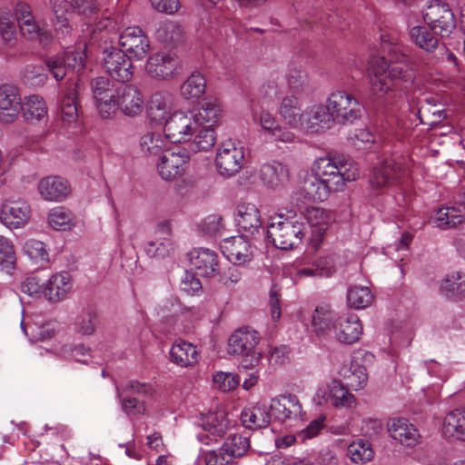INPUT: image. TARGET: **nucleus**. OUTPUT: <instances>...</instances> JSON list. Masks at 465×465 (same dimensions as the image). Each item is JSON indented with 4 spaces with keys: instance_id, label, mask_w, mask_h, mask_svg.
<instances>
[{
    "instance_id": "obj_1",
    "label": "nucleus",
    "mask_w": 465,
    "mask_h": 465,
    "mask_svg": "<svg viewBox=\"0 0 465 465\" xmlns=\"http://www.w3.org/2000/svg\"><path fill=\"white\" fill-rule=\"evenodd\" d=\"M356 163L346 156L317 158L302 183V193L312 202L325 201L331 192H341L346 183L357 180Z\"/></svg>"
},
{
    "instance_id": "obj_2",
    "label": "nucleus",
    "mask_w": 465,
    "mask_h": 465,
    "mask_svg": "<svg viewBox=\"0 0 465 465\" xmlns=\"http://www.w3.org/2000/svg\"><path fill=\"white\" fill-rule=\"evenodd\" d=\"M369 71L371 92L378 97L393 88L394 80L411 82L414 78V65L404 54L399 55L390 63L384 57H372Z\"/></svg>"
},
{
    "instance_id": "obj_3",
    "label": "nucleus",
    "mask_w": 465,
    "mask_h": 465,
    "mask_svg": "<svg viewBox=\"0 0 465 465\" xmlns=\"http://www.w3.org/2000/svg\"><path fill=\"white\" fill-rule=\"evenodd\" d=\"M305 235L302 214L293 209H286L270 217L267 236L276 248L290 250L298 246Z\"/></svg>"
},
{
    "instance_id": "obj_4",
    "label": "nucleus",
    "mask_w": 465,
    "mask_h": 465,
    "mask_svg": "<svg viewBox=\"0 0 465 465\" xmlns=\"http://www.w3.org/2000/svg\"><path fill=\"white\" fill-rule=\"evenodd\" d=\"M189 113L198 128V136L193 143V148L204 151L212 149L216 141L214 126L219 123L222 114L220 104L216 100L206 99L197 109Z\"/></svg>"
},
{
    "instance_id": "obj_5",
    "label": "nucleus",
    "mask_w": 465,
    "mask_h": 465,
    "mask_svg": "<svg viewBox=\"0 0 465 465\" xmlns=\"http://www.w3.org/2000/svg\"><path fill=\"white\" fill-rule=\"evenodd\" d=\"M260 341L259 333L250 328L235 331L228 340V352L242 356L241 365L244 369H252L260 363L261 352L256 351Z\"/></svg>"
},
{
    "instance_id": "obj_6",
    "label": "nucleus",
    "mask_w": 465,
    "mask_h": 465,
    "mask_svg": "<svg viewBox=\"0 0 465 465\" xmlns=\"http://www.w3.org/2000/svg\"><path fill=\"white\" fill-rule=\"evenodd\" d=\"M244 160L245 146L242 141L229 138L218 145L215 164L221 175L231 177L238 173L243 167Z\"/></svg>"
},
{
    "instance_id": "obj_7",
    "label": "nucleus",
    "mask_w": 465,
    "mask_h": 465,
    "mask_svg": "<svg viewBox=\"0 0 465 465\" xmlns=\"http://www.w3.org/2000/svg\"><path fill=\"white\" fill-rule=\"evenodd\" d=\"M234 424L235 421L225 410L218 407L214 411L201 415L199 426L203 432L197 434V440L204 445H211L223 437Z\"/></svg>"
},
{
    "instance_id": "obj_8",
    "label": "nucleus",
    "mask_w": 465,
    "mask_h": 465,
    "mask_svg": "<svg viewBox=\"0 0 465 465\" xmlns=\"http://www.w3.org/2000/svg\"><path fill=\"white\" fill-rule=\"evenodd\" d=\"M163 131L172 143H187L190 151L194 153L203 151L193 148V143L198 136V128L189 112L173 111V115L166 122Z\"/></svg>"
},
{
    "instance_id": "obj_9",
    "label": "nucleus",
    "mask_w": 465,
    "mask_h": 465,
    "mask_svg": "<svg viewBox=\"0 0 465 465\" xmlns=\"http://www.w3.org/2000/svg\"><path fill=\"white\" fill-rule=\"evenodd\" d=\"M326 104L332 122L339 124H352L361 118L362 114V106L359 101L345 91L331 92Z\"/></svg>"
},
{
    "instance_id": "obj_10",
    "label": "nucleus",
    "mask_w": 465,
    "mask_h": 465,
    "mask_svg": "<svg viewBox=\"0 0 465 465\" xmlns=\"http://www.w3.org/2000/svg\"><path fill=\"white\" fill-rule=\"evenodd\" d=\"M314 401L317 405H330L337 410H351L357 401L340 381L332 380L318 388Z\"/></svg>"
},
{
    "instance_id": "obj_11",
    "label": "nucleus",
    "mask_w": 465,
    "mask_h": 465,
    "mask_svg": "<svg viewBox=\"0 0 465 465\" xmlns=\"http://www.w3.org/2000/svg\"><path fill=\"white\" fill-rule=\"evenodd\" d=\"M85 44L79 45L75 50L66 52L64 55L50 58L46 65L56 81L65 77L74 81L70 74H79L85 64Z\"/></svg>"
},
{
    "instance_id": "obj_12",
    "label": "nucleus",
    "mask_w": 465,
    "mask_h": 465,
    "mask_svg": "<svg viewBox=\"0 0 465 465\" xmlns=\"http://www.w3.org/2000/svg\"><path fill=\"white\" fill-rule=\"evenodd\" d=\"M423 20L429 27L441 36L450 35L456 28V19L449 5L430 1L423 11Z\"/></svg>"
},
{
    "instance_id": "obj_13",
    "label": "nucleus",
    "mask_w": 465,
    "mask_h": 465,
    "mask_svg": "<svg viewBox=\"0 0 465 465\" xmlns=\"http://www.w3.org/2000/svg\"><path fill=\"white\" fill-rule=\"evenodd\" d=\"M14 11L17 26L23 37L27 40L38 39L42 44H46L51 40V33L38 24L29 4L17 2Z\"/></svg>"
},
{
    "instance_id": "obj_14",
    "label": "nucleus",
    "mask_w": 465,
    "mask_h": 465,
    "mask_svg": "<svg viewBox=\"0 0 465 465\" xmlns=\"http://www.w3.org/2000/svg\"><path fill=\"white\" fill-rule=\"evenodd\" d=\"M119 45L129 58L137 61L143 60L151 48L148 36L136 25L128 26L120 33Z\"/></svg>"
},
{
    "instance_id": "obj_15",
    "label": "nucleus",
    "mask_w": 465,
    "mask_h": 465,
    "mask_svg": "<svg viewBox=\"0 0 465 465\" xmlns=\"http://www.w3.org/2000/svg\"><path fill=\"white\" fill-rule=\"evenodd\" d=\"M102 60L104 68L112 78L119 82H128L133 78L132 59L117 47L104 48Z\"/></svg>"
},
{
    "instance_id": "obj_16",
    "label": "nucleus",
    "mask_w": 465,
    "mask_h": 465,
    "mask_svg": "<svg viewBox=\"0 0 465 465\" xmlns=\"http://www.w3.org/2000/svg\"><path fill=\"white\" fill-rule=\"evenodd\" d=\"M252 119L275 142L294 143L298 141V136L294 133L280 125L273 114L262 107L252 109Z\"/></svg>"
},
{
    "instance_id": "obj_17",
    "label": "nucleus",
    "mask_w": 465,
    "mask_h": 465,
    "mask_svg": "<svg viewBox=\"0 0 465 465\" xmlns=\"http://www.w3.org/2000/svg\"><path fill=\"white\" fill-rule=\"evenodd\" d=\"M181 69L179 58L171 53L158 52L151 54L145 64L146 73L154 79L168 80L176 76Z\"/></svg>"
},
{
    "instance_id": "obj_18",
    "label": "nucleus",
    "mask_w": 465,
    "mask_h": 465,
    "mask_svg": "<svg viewBox=\"0 0 465 465\" xmlns=\"http://www.w3.org/2000/svg\"><path fill=\"white\" fill-rule=\"evenodd\" d=\"M92 92L99 114L104 118H110L115 114V97L118 88L106 77H97L93 80Z\"/></svg>"
},
{
    "instance_id": "obj_19",
    "label": "nucleus",
    "mask_w": 465,
    "mask_h": 465,
    "mask_svg": "<svg viewBox=\"0 0 465 465\" xmlns=\"http://www.w3.org/2000/svg\"><path fill=\"white\" fill-rule=\"evenodd\" d=\"M302 214V220L304 218L311 229L309 244L317 250L322 244L325 232L333 221V217L329 211L319 207L307 208L305 213Z\"/></svg>"
},
{
    "instance_id": "obj_20",
    "label": "nucleus",
    "mask_w": 465,
    "mask_h": 465,
    "mask_svg": "<svg viewBox=\"0 0 465 465\" xmlns=\"http://www.w3.org/2000/svg\"><path fill=\"white\" fill-rule=\"evenodd\" d=\"M404 173L400 162L393 158L386 159L373 168L369 183L371 189L380 191L395 184Z\"/></svg>"
},
{
    "instance_id": "obj_21",
    "label": "nucleus",
    "mask_w": 465,
    "mask_h": 465,
    "mask_svg": "<svg viewBox=\"0 0 465 465\" xmlns=\"http://www.w3.org/2000/svg\"><path fill=\"white\" fill-rule=\"evenodd\" d=\"M272 417L281 422L302 419L305 415L302 405L294 394L279 395L270 401Z\"/></svg>"
},
{
    "instance_id": "obj_22",
    "label": "nucleus",
    "mask_w": 465,
    "mask_h": 465,
    "mask_svg": "<svg viewBox=\"0 0 465 465\" xmlns=\"http://www.w3.org/2000/svg\"><path fill=\"white\" fill-rule=\"evenodd\" d=\"M189 164L187 152L174 153L167 151L157 163V172L165 181H174L183 178Z\"/></svg>"
},
{
    "instance_id": "obj_23",
    "label": "nucleus",
    "mask_w": 465,
    "mask_h": 465,
    "mask_svg": "<svg viewBox=\"0 0 465 465\" xmlns=\"http://www.w3.org/2000/svg\"><path fill=\"white\" fill-rule=\"evenodd\" d=\"M363 327L360 318L354 313L338 316L331 334L340 343L351 345L360 341Z\"/></svg>"
},
{
    "instance_id": "obj_24",
    "label": "nucleus",
    "mask_w": 465,
    "mask_h": 465,
    "mask_svg": "<svg viewBox=\"0 0 465 465\" xmlns=\"http://www.w3.org/2000/svg\"><path fill=\"white\" fill-rule=\"evenodd\" d=\"M154 236L155 239L148 242L144 247L146 254L152 258L169 256L174 249L171 223L167 221L157 223Z\"/></svg>"
},
{
    "instance_id": "obj_25",
    "label": "nucleus",
    "mask_w": 465,
    "mask_h": 465,
    "mask_svg": "<svg viewBox=\"0 0 465 465\" xmlns=\"http://www.w3.org/2000/svg\"><path fill=\"white\" fill-rule=\"evenodd\" d=\"M390 437L406 448H414L420 442V434L414 424L405 418H392L387 423Z\"/></svg>"
},
{
    "instance_id": "obj_26",
    "label": "nucleus",
    "mask_w": 465,
    "mask_h": 465,
    "mask_svg": "<svg viewBox=\"0 0 465 465\" xmlns=\"http://www.w3.org/2000/svg\"><path fill=\"white\" fill-rule=\"evenodd\" d=\"M247 236L235 235L225 238L221 244L223 255L235 265L245 264L252 258V250Z\"/></svg>"
},
{
    "instance_id": "obj_27",
    "label": "nucleus",
    "mask_w": 465,
    "mask_h": 465,
    "mask_svg": "<svg viewBox=\"0 0 465 465\" xmlns=\"http://www.w3.org/2000/svg\"><path fill=\"white\" fill-rule=\"evenodd\" d=\"M30 206L23 200L6 201L0 210V222L6 227H24L30 218Z\"/></svg>"
},
{
    "instance_id": "obj_28",
    "label": "nucleus",
    "mask_w": 465,
    "mask_h": 465,
    "mask_svg": "<svg viewBox=\"0 0 465 465\" xmlns=\"http://www.w3.org/2000/svg\"><path fill=\"white\" fill-rule=\"evenodd\" d=\"M37 191L45 201L61 203L70 195L71 186L64 178L49 175L39 181Z\"/></svg>"
},
{
    "instance_id": "obj_29",
    "label": "nucleus",
    "mask_w": 465,
    "mask_h": 465,
    "mask_svg": "<svg viewBox=\"0 0 465 465\" xmlns=\"http://www.w3.org/2000/svg\"><path fill=\"white\" fill-rule=\"evenodd\" d=\"M115 112L120 109L127 116H136L143 109V97L138 88L134 85H124L118 88L114 100Z\"/></svg>"
},
{
    "instance_id": "obj_30",
    "label": "nucleus",
    "mask_w": 465,
    "mask_h": 465,
    "mask_svg": "<svg viewBox=\"0 0 465 465\" xmlns=\"http://www.w3.org/2000/svg\"><path fill=\"white\" fill-rule=\"evenodd\" d=\"M173 100L172 94L168 93L153 94L147 106V116L151 123L166 125V122L173 115Z\"/></svg>"
},
{
    "instance_id": "obj_31",
    "label": "nucleus",
    "mask_w": 465,
    "mask_h": 465,
    "mask_svg": "<svg viewBox=\"0 0 465 465\" xmlns=\"http://www.w3.org/2000/svg\"><path fill=\"white\" fill-rule=\"evenodd\" d=\"M22 108L18 88L5 84L0 86V121L5 124L14 122Z\"/></svg>"
},
{
    "instance_id": "obj_32",
    "label": "nucleus",
    "mask_w": 465,
    "mask_h": 465,
    "mask_svg": "<svg viewBox=\"0 0 465 465\" xmlns=\"http://www.w3.org/2000/svg\"><path fill=\"white\" fill-rule=\"evenodd\" d=\"M336 316L331 306L327 303L317 305L311 315V326L312 331L319 338L329 337L336 324Z\"/></svg>"
},
{
    "instance_id": "obj_33",
    "label": "nucleus",
    "mask_w": 465,
    "mask_h": 465,
    "mask_svg": "<svg viewBox=\"0 0 465 465\" xmlns=\"http://www.w3.org/2000/svg\"><path fill=\"white\" fill-rule=\"evenodd\" d=\"M191 269L203 277H212L218 268L217 253L208 248H197L189 253Z\"/></svg>"
},
{
    "instance_id": "obj_34",
    "label": "nucleus",
    "mask_w": 465,
    "mask_h": 465,
    "mask_svg": "<svg viewBox=\"0 0 465 465\" xmlns=\"http://www.w3.org/2000/svg\"><path fill=\"white\" fill-rule=\"evenodd\" d=\"M81 0H49V7L54 18L55 30L62 35H68L72 30L71 17L74 7H79Z\"/></svg>"
},
{
    "instance_id": "obj_35",
    "label": "nucleus",
    "mask_w": 465,
    "mask_h": 465,
    "mask_svg": "<svg viewBox=\"0 0 465 465\" xmlns=\"http://www.w3.org/2000/svg\"><path fill=\"white\" fill-rule=\"evenodd\" d=\"M73 290L72 276L67 272L54 273L45 283L44 294L50 302L64 300Z\"/></svg>"
},
{
    "instance_id": "obj_36",
    "label": "nucleus",
    "mask_w": 465,
    "mask_h": 465,
    "mask_svg": "<svg viewBox=\"0 0 465 465\" xmlns=\"http://www.w3.org/2000/svg\"><path fill=\"white\" fill-rule=\"evenodd\" d=\"M279 114L284 124L294 130L302 131V125L307 124L303 118L304 110H302L301 103L294 95H287L282 100Z\"/></svg>"
},
{
    "instance_id": "obj_37",
    "label": "nucleus",
    "mask_w": 465,
    "mask_h": 465,
    "mask_svg": "<svg viewBox=\"0 0 465 465\" xmlns=\"http://www.w3.org/2000/svg\"><path fill=\"white\" fill-rule=\"evenodd\" d=\"M74 86L67 87L61 92L58 100V113L61 121L64 124L71 125L75 124L79 117L78 100H77V81Z\"/></svg>"
},
{
    "instance_id": "obj_38",
    "label": "nucleus",
    "mask_w": 465,
    "mask_h": 465,
    "mask_svg": "<svg viewBox=\"0 0 465 465\" xmlns=\"http://www.w3.org/2000/svg\"><path fill=\"white\" fill-rule=\"evenodd\" d=\"M235 220L240 231L246 235H253L262 225L261 214L258 207L250 203L238 204Z\"/></svg>"
},
{
    "instance_id": "obj_39",
    "label": "nucleus",
    "mask_w": 465,
    "mask_h": 465,
    "mask_svg": "<svg viewBox=\"0 0 465 465\" xmlns=\"http://www.w3.org/2000/svg\"><path fill=\"white\" fill-rule=\"evenodd\" d=\"M170 143L164 131L163 133L150 131L140 137L139 149L146 157H161L169 151Z\"/></svg>"
},
{
    "instance_id": "obj_40",
    "label": "nucleus",
    "mask_w": 465,
    "mask_h": 465,
    "mask_svg": "<svg viewBox=\"0 0 465 465\" xmlns=\"http://www.w3.org/2000/svg\"><path fill=\"white\" fill-rule=\"evenodd\" d=\"M170 361L182 368L194 366L200 359V351L196 346L183 340H178L172 345Z\"/></svg>"
},
{
    "instance_id": "obj_41",
    "label": "nucleus",
    "mask_w": 465,
    "mask_h": 465,
    "mask_svg": "<svg viewBox=\"0 0 465 465\" xmlns=\"http://www.w3.org/2000/svg\"><path fill=\"white\" fill-rule=\"evenodd\" d=\"M441 433L447 439L461 440L465 434V406L446 413L441 423Z\"/></svg>"
},
{
    "instance_id": "obj_42",
    "label": "nucleus",
    "mask_w": 465,
    "mask_h": 465,
    "mask_svg": "<svg viewBox=\"0 0 465 465\" xmlns=\"http://www.w3.org/2000/svg\"><path fill=\"white\" fill-rule=\"evenodd\" d=\"M303 118L307 124L302 125V131L312 133L329 128L332 123L327 104H312L307 107L304 110Z\"/></svg>"
},
{
    "instance_id": "obj_43",
    "label": "nucleus",
    "mask_w": 465,
    "mask_h": 465,
    "mask_svg": "<svg viewBox=\"0 0 465 465\" xmlns=\"http://www.w3.org/2000/svg\"><path fill=\"white\" fill-rule=\"evenodd\" d=\"M271 411L262 403L247 407L241 413L242 425L250 430L266 427L272 420Z\"/></svg>"
},
{
    "instance_id": "obj_44",
    "label": "nucleus",
    "mask_w": 465,
    "mask_h": 465,
    "mask_svg": "<svg viewBox=\"0 0 465 465\" xmlns=\"http://www.w3.org/2000/svg\"><path fill=\"white\" fill-rule=\"evenodd\" d=\"M260 177L265 184L277 188L289 180V170L283 163L272 161L262 165Z\"/></svg>"
},
{
    "instance_id": "obj_45",
    "label": "nucleus",
    "mask_w": 465,
    "mask_h": 465,
    "mask_svg": "<svg viewBox=\"0 0 465 465\" xmlns=\"http://www.w3.org/2000/svg\"><path fill=\"white\" fill-rule=\"evenodd\" d=\"M23 253L36 269L45 268L49 262V252L45 244L35 239H27L22 244Z\"/></svg>"
},
{
    "instance_id": "obj_46",
    "label": "nucleus",
    "mask_w": 465,
    "mask_h": 465,
    "mask_svg": "<svg viewBox=\"0 0 465 465\" xmlns=\"http://www.w3.org/2000/svg\"><path fill=\"white\" fill-rule=\"evenodd\" d=\"M206 89V80L199 72H193L180 87V93L184 100L194 102L198 100Z\"/></svg>"
},
{
    "instance_id": "obj_47",
    "label": "nucleus",
    "mask_w": 465,
    "mask_h": 465,
    "mask_svg": "<svg viewBox=\"0 0 465 465\" xmlns=\"http://www.w3.org/2000/svg\"><path fill=\"white\" fill-rule=\"evenodd\" d=\"M23 115L26 122L35 124L47 117V106L44 99L38 95H29L23 106Z\"/></svg>"
},
{
    "instance_id": "obj_48",
    "label": "nucleus",
    "mask_w": 465,
    "mask_h": 465,
    "mask_svg": "<svg viewBox=\"0 0 465 465\" xmlns=\"http://www.w3.org/2000/svg\"><path fill=\"white\" fill-rule=\"evenodd\" d=\"M154 35L164 45L175 44L182 40L183 28L177 22L165 19L158 23Z\"/></svg>"
},
{
    "instance_id": "obj_49",
    "label": "nucleus",
    "mask_w": 465,
    "mask_h": 465,
    "mask_svg": "<svg viewBox=\"0 0 465 465\" xmlns=\"http://www.w3.org/2000/svg\"><path fill=\"white\" fill-rule=\"evenodd\" d=\"M347 455L355 464H365L374 457L371 444L364 440L352 441L347 448Z\"/></svg>"
},
{
    "instance_id": "obj_50",
    "label": "nucleus",
    "mask_w": 465,
    "mask_h": 465,
    "mask_svg": "<svg viewBox=\"0 0 465 465\" xmlns=\"http://www.w3.org/2000/svg\"><path fill=\"white\" fill-rule=\"evenodd\" d=\"M409 35L411 41L426 52H433L438 47V38L425 26H413Z\"/></svg>"
},
{
    "instance_id": "obj_51",
    "label": "nucleus",
    "mask_w": 465,
    "mask_h": 465,
    "mask_svg": "<svg viewBox=\"0 0 465 465\" xmlns=\"http://www.w3.org/2000/svg\"><path fill=\"white\" fill-rule=\"evenodd\" d=\"M223 451L233 460L246 454L250 448V440L241 434H230L222 445Z\"/></svg>"
},
{
    "instance_id": "obj_52",
    "label": "nucleus",
    "mask_w": 465,
    "mask_h": 465,
    "mask_svg": "<svg viewBox=\"0 0 465 465\" xmlns=\"http://www.w3.org/2000/svg\"><path fill=\"white\" fill-rule=\"evenodd\" d=\"M373 302V295L368 287L354 285L347 292V304L353 309L362 310Z\"/></svg>"
},
{
    "instance_id": "obj_53",
    "label": "nucleus",
    "mask_w": 465,
    "mask_h": 465,
    "mask_svg": "<svg viewBox=\"0 0 465 465\" xmlns=\"http://www.w3.org/2000/svg\"><path fill=\"white\" fill-rule=\"evenodd\" d=\"M47 219L49 225L56 231L69 230L74 224L73 213L62 206L51 209Z\"/></svg>"
},
{
    "instance_id": "obj_54",
    "label": "nucleus",
    "mask_w": 465,
    "mask_h": 465,
    "mask_svg": "<svg viewBox=\"0 0 465 465\" xmlns=\"http://www.w3.org/2000/svg\"><path fill=\"white\" fill-rule=\"evenodd\" d=\"M463 221L461 211L455 207L440 208L434 217V223L440 229H448L460 224Z\"/></svg>"
},
{
    "instance_id": "obj_55",
    "label": "nucleus",
    "mask_w": 465,
    "mask_h": 465,
    "mask_svg": "<svg viewBox=\"0 0 465 465\" xmlns=\"http://www.w3.org/2000/svg\"><path fill=\"white\" fill-rule=\"evenodd\" d=\"M92 350L84 343H64L58 353L64 359H72L81 363H87L91 358Z\"/></svg>"
},
{
    "instance_id": "obj_56",
    "label": "nucleus",
    "mask_w": 465,
    "mask_h": 465,
    "mask_svg": "<svg viewBox=\"0 0 465 465\" xmlns=\"http://www.w3.org/2000/svg\"><path fill=\"white\" fill-rule=\"evenodd\" d=\"M97 314L92 308L84 311L75 320L74 331L83 336H90L95 332Z\"/></svg>"
},
{
    "instance_id": "obj_57",
    "label": "nucleus",
    "mask_w": 465,
    "mask_h": 465,
    "mask_svg": "<svg viewBox=\"0 0 465 465\" xmlns=\"http://www.w3.org/2000/svg\"><path fill=\"white\" fill-rule=\"evenodd\" d=\"M15 16L7 7H0V35L4 42L11 43L16 39Z\"/></svg>"
},
{
    "instance_id": "obj_58",
    "label": "nucleus",
    "mask_w": 465,
    "mask_h": 465,
    "mask_svg": "<svg viewBox=\"0 0 465 465\" xmlns=\"http://www.w3.org/2000/svg\"><path fill=\"white\" fill-rule=\"evenodd\" d=\"M16 263V255L13 242L0 235V267L6 272H11Z\"/></svg>"
},
{
    "instance_id": "obj_59",
    "label": "nucleus",
    "mask_w": 465,
    "mask_h": 465,
    "mask_svg": "<svg viewBox=\"0 0 465 465\" xmlns=\"http://www.w3.org/2000/svg\"><path fill=\"white\" fill-rule=\"evenodd\" d=\"M286 81L290 90L295 93H302L309 88L308 74L301 68H291L286 74Z\"/></svg>"
},
{
    "instance_id": "obj_60",
    "label": "nucleus",
    "mask_w": 465,
    "mask_h": 465,
    "mask_svg": "<svg viewBox=\"0 0 465 465\" xmlns=\"http://www.w3.org/2000/svg\"><path fill=\"white\" fill-rule=\"evenodd\" d=\"M412 238L413 236L410 232H403L398 242L387 247L385 253L390 255L391 259L403 261L408 254Z\"/></svg>"
},
{
    "instance_id": "obj_61",
    "label": "nucleus",
    "mask_w": 465,
    "mask_h": 465,
    "mask_svg": "<svg viewBox=\"0 0 465 465\" xmlns=\"http://www.w3.org/2000/svg\"><path fill=\"white\" fill-rule=\"evenodd\" d=\"M213 382L218 390L227 392L237 388L240 378L232 372L217 371L213 376Z\"/></svg>"
},
{
    "instance_id": "obj_62",
    "label": "nucleus",
    "mask_w": 465,
    "mask_h": 465,
    "mask_svg": "<svg viewBox=\"0 0 465 465\" xmlns=\"http://www.w3.org/2000/svg\"><path fill=\"white\" fill-rule=\"evenodd\" d=\"M312 264L314 266L318 277H329L336 271V255L330 254L312 259Z\"/></svg>"
},
{
    "instance_id": "obj_63",
    "label": "nucleus",
    "mask_w": 465,
    "mask_h": 465,
    "mask_svg": "<svg viewBox=\"0 0 465 465\" xmlns=\"http://www.w3.org/2000/svg\"><path fill=\"white\" fill-rule=\"evenodd\" d=\"M117 398L120 400L121 408L128 416H140L145 412L144 403L136 398L122 399L118 387L116 386Z\"/></svg>"
},
{
    "instance_id": "obj_64",
    "label": "nucleus",
    "mask_w": 465,
    "mask_h": 465,
    "mask_svg": "<svg viewBox=\"0 0 465 465\" xmlns=\"http://www.w3.org/2000/svg\"><path fill=\"white\" fill-rule=\"evenodd\" d=\"M205 465H232L234 460L223 451L221 447L218 450H207L203 454Z\"/></svg>"
}]
</instances>
